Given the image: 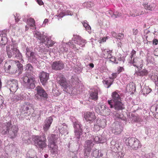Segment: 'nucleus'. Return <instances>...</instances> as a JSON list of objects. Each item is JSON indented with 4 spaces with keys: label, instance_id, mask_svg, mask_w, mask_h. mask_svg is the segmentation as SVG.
<instances>
[{
    "label": "nucleus",
    "instance_id": "1",
    "mask_svg": "<svg viewBox=\"0 0 158 158\" xmlns=\"http://www.w3.org/2000/svg\"><path fill=\"white\" fill-rule=\"evenodd\" d=\"M4 69L6 72L10 74H15L18 72L22 73L23 70V65L21 64H18L16 62L13 60L7 61L4 64Z\"/></svg>",
    "mask_w": 158,
    "mask_h": 158
},
{
    "label": "nucleus",
    "instance_id": "2",
    "mask_svg": "<svg viewBox=\"0 0 158 158\" xmlns=\"http://www.w3.org/2000/svg\"><path fill=\"white\" fill-rule=\"evenodd\" d=\"M22 79L27 88L33 89L35 88V80L34 76L26 73L24 74Z\"/></svg>",
    "mask_w": 158,
    "mask_h": 158
},
{
    "label": "nucleus",
    "instance_id": "3",
    "mask_svg": "<svg viewBox=\"0 0 158 158\" xmlns=\"http://www.w3.org/2000/svg\"><path fill=\"white\" fill-rule=\"evenodd\" d=\"M35 145L42 149L47 146L46 139L44 134L41 135L34 136L33 138Z\"/></svg>",
    "mask_w": 158,
    "mask_h": 158
},
{
    "label": "nucleus",
    "instance_id": "4",
    "mask_svg": "<svg viewBox=\"0 0 158 158\" xmlns=\"http://www.w3.org/2000/svg\"><path fill=\"white\" fill-rule=\"evenodd\" d=\"M6 52L8 57L11 58L13 55H14L15 57L19 60H22V56L20 52L18 47L15 45H11V48L9 47H6Z\"/></svg>",
    "mask_w": 158,
    "mask_h": 158
},
{
    "label": "nucleus",
    "instance_id": "5",
    "mask_svg": "<svg viewBox=\"0 0 158 158\" xmlns=\"http://www.w3.org/2000/svg\"><path fill=\"white\" fill-rule=\"evenodd\" d=\"M127 145L129 148L134 150H136L140 148L141 146L140 142L137 139L130 138L128 139Z\"/></svg>",
    "mask_w": 158,
    "mask_h": 158
},
{
    "label": "nucleus",
    "instance_id": "6",
    "mask_svg": "<svg viewBox=\"0 0 158 158\" xmlns=\"http://www.w3.org/2000/svg\"><path fill=\"white\" fill-rule=\"evenodd\" d=\"M118 99H110L108 100V104L111 108L114 106L115 109L117 110H123L124 108V106L122 103L118 100Z\"/></svg>",
    "mask_w": 158,
    "mask_h": 158
},
{
    "label": "nucleus",
    "instance_id": "7",
    "mask_svg": "<svg viewBox=\"0 0 158 158\" xmlns=\"http://www.w3.org/2000/svg\"><path fill=\"white\" fill-rule=\"evenodd\" d=\"M81 126V124L78 121H76L74 123L75 135L78 139H80L81 135L82 134Z\"/></svg>",
    "mask_w": 158,
    "mask_h": 158
},
{
    "label": "nucleus",
    "instance_id": "8",
    "mask_svg": "<svg viewBox=\"0 0 158 158\" xmlns=\"http://www.w3.org/2000/svg\"><path fill=\"white\" fill-rule=\"evenodd\" d=\"M84 117L86 121L91 123L96 119V116L94 112L87 111L84 114Z\"/></svg>",
    "mask_w": 158,
    "mask_h": 158
},
{
    "label": "nucleus",
    "instance_id": "9",
    "mask_svg": "<svg viewBox=\"0 0 158 158\" xmlns=\"http://www.w3.org/2000/svg\"><path fill=\"white\" fill-rule=\"evenodd\" d=\"M94 144L93 143L92 141L90 140L86 141L85 144V156H88L91 151L92 148Z\"/></svg>",
    "mask_w": 158,
    "mask_h": 158
},
{
    "label": "nucleus",
    "instance_id": "10",
    "mask_svg": "<svg viewBox=\"0 0 158 158\" xmlns=\"http://www.w3.org/2000/svg\"><path fill=\"white\" fill-rule=\"evenodd\" d=\"M52 68L56 71L60 70L64 67V64L61 60L56 61L53 62L51 64Z\"/></svg>",
    "mask_w": 158,
    "mask_h": 158
},
{
    "label": "nucleus",
    "instance_id": "11",
    "mask_svg": "<svg viewBox=\"0 0 158 158\" xmlns=\"http://www.w3.org/2000/svg\"><path fill=\"white\" fill-rule=\"evenodd\" d=\"M123 127L118 123H114L113 124L112 131L115 135L120 134L123 131Z\"/></svg>",
    "mask_w": 158,
    "mask_h": 158
},
{
    "label": "nucleus",
    "instance_id": "12",
    "mask_svg": "<svg viewBox=\"0 0 158 158\" xmlns=\"http://www.w3.org/2000/svg\"><path fill=\"white\" fill-rule=\"evenodd\" d=\"M35 90L37 93V94L39 95L40 98H48V95L45 91L44 89L39 86H38L36 87Z\"/></svg>",
    "mask_w": 158,
    "mask_h": 158
},
{
    "label": "nucleus",
    "instance_id": "13",
    "mask_svg": "<svg viewBox=\"0 0 158 158\" xmlns=\"http://www.w3.org/2000/svg\"><path fill=\"white\" fill-rule=\"evenodd\" d=\"M57 80L58 83L64 89H66L68 87V84L65 78L62 75L57 77Z\"/></svg>",
    "mask_w": 158,
    "mask_h": 158
},
{
    "label": "nucleus",
    "instance_id": "14",
    "mask_svg": "<svg viewBox=\"0 0 158 158\" xmlns=\"http://www.w3.org/2000/svg\"><path fill=\"white\" fill-rule=\"evenodd\" d=\"M40 81L42 84L45 85L49 79V74L44 72H42L39 76Z\"/></svg>",
    "mask_w": 158,
    "mask_h": 158
},
{
    "label": "nucleus",
    "instance_id": "15",
    "mask_svg": "<svg viewBox=\"0 0 158 158\" xmlns=\"http://www.w3.org/2000/svg\"><path fill=\"white\" fill-rule=\"evenodd\" d=\"M10 90L12 92H15L18 88V81L16 80L13 79L9 82Z\"/></svg>",
    "mask_w": 158,
    "mask_h": 158
},
{
    "label": "nucleus",
    "instance_id": "16",
    "mask_svg": "<svg viewBox=\"0 0 158 158\" xmlns=\"http://www.w3.org/2000/svg\"><path fill=\"white\" fill-rule=\"evenodd\" d=\"M50 143L48 144L49 150L51 151V153H54L57 150V146L55 144L54 140L50 139Z\"/></svg>",
    "mask_w": 158,
    "mask_h": 158
},
{
    "label": "nucleus",
    "instance_id": "17",
    "mask_svg": "<svg viewBox=\"0 0 158 158\" xmlns=\"http://www.w3.org/2000/svg\"><path fill=\"white\" fill-rule=\"evenodd\" d=\"M53 121V118L52 117H49L47 118L45 122V124L43 127V129L44 130L46 131L49 129Z\"/></svg>",
    "mask_w": 158,
    "mask_h": 158
},
{
    "label": "nucleus",
    "instance_id": "18",
    "mask_svg": "<svg viewBox=\"0 0 158 158\" xmlns=\"http://www.w3.org/2000/svg\"><path fill=\"white\" fill-rule=\"evenodd\" d=\"M133 65L138 68H139V69H142V60L140 58L136 57L134 58Z\"/></svg>",
    "mask_w": 158,
    "mask_h": 158
},
{
    "label": "nucleus",
    "instance_id": "19",
    "mask_svg": "<svg viewBox=\"0 0 158 158\" xmlns=\"http://www.w3.org/2000/svg\"><path fill=\"white\" fill-rule=\"evenodd\" d=\"M144 8L150 11L154 10L156 8V5L154 3H152L149 4L148 3H144L143 4Z\"/></svg>",
    "mask_w": 158,
    "mask_h": 158
},
{
    "label": "nucleus",
    "instance_id": "20",
    "mask_svg": "<svg viewBox=\"0 0 158 158\" xmlns=\"http://www.w3.org/2000/svg\"><path fill=\"white\" fill-rule=\"evenodd\" d=\"M76 40H74L75 43L78 44L81 47H84L85 46V40L81 38L79 36L76 37Z\"/></svg>",
    "mask_w": 158,
    "mask_h": 158
},
{
    "label": "nucleus",
    "instance_id": "21",
    "mask_svg": "<svg viewBox=\"0 0 158 158\" xmlns=\"http://www.w3.org/2000/svg\"><path fill=\"white\" fill-rule=\"evenodd\" d=\"M6 33H3L0 34V45H5L7 42V39Z\"/></svg>",
    "mask_w": 158,
    "mask_h": 158
},
{
    "label": "nucleus",
    "instance_id": "22",
    "mask_svg": "<svg viewBox=\"0 0 158 158\" xmlns=\"http://www.w3.org/2000/svg\"><path fill=\"white\" fill-rule=\"evenodd\" d=\"M18 130L19 128L17 126L14 125L11 127V131H12V132L10 133L11 138H13L17 136Z\"/></svg>",
    "mask_w": 158,
    "mask_h": 158
},
{
    "label": "nucleus",
    "instance_id": "23",
    "mask_svg": "<svg viewBox=\"0 0 158 158\" xmlns=\"http://www.w3.org/2000/svg\"><path fill=\"white\" fill-rule=\"evenodd\" d=\"M106 108V105H102L101 104H98L95 107L96 111L98 113L102 114L103 112V110L105 108Z\"/></svg>",
    "mask_w": 158,
    "mask_h": 158
},
{
    "label": "nucleus",
    "instance_id": "24",
    "mask_svg": "<svg viewBox=\"0 0 158 158\" xmlns=\"http://www.w3.org/2000/svg\"><path fill=\"white\" fill-rule=\"evenodd\" d=\"M34 36L40 40L41 42L42 43L45 42V39L46 38V37L45 35H41L39 32H35Z\"/></svg>",
    "mask_w": 158,
    "mask_h": 158
},
{
    "label": "nucleus",
    "instance_id": "25",
    "mask_svg": "<svg viewBox=\"0 0 158 158\" xmlns=\"http://www.w3.org/2000/svg\"><path fill=\"white\" fill-rule=\"evenodd\" d=\"M135 89V86L133 84H129L127 86L126 91L130 94H133Z\"/></svg>",
    "mask_w": 158,
    "mask_h": 158
},
{
    "label": "nucleus",
    "instance_id": "26",
    "mask_svg": "<svg viewBox=\"0 0 158 158\" xmlns=\"http://www.w3.org/2000/svg\"><path fill=\"white\" fill-rule=\"evenodd\" d=\"M27 56L28 60L31 62H35L36 60V58L35 53L33 52H31L30 54Z\"/></svg>",
    "mask_w": 158,
    "mask_h": 158
},
{
    "label": "nucleus",
    "instance_id": "27",
    "mask_svg": "<svg viewBox=\"0 0 158 158\" xmlns=\"http://www.w3.org/2000/svg\"><path fill=\"white\" fill-rule=\"evenodd\" d=\"M112 50H108L105 49L103 51V56L106 59H108L111 57V54L112 52Z\"/></svg>",
    "mask_w": 158,
    "mask_h": 158
},
{
    "label": "nucleus",
    "instance_id": "28",
    "mask_svg": "<svg viewBox=\"0 0 158 158\" xmlns=\"http://www.w3.org/2000/svg\"><path fill=\"white\" fill-rule=\"evenodd\" d=\"M27 24L29 25L32 29H35V21L32 18H30L27 20Z\"/></svg>",
    "mask_w": 158,
    "mask_h": 158
},
{
    "label": "nucleus",
    "instance_id": "29",
    "mask_svg": "<svg viewBox=\"0 0 158 158\" xmlns=\"http://www.w3.org/2000/svg\"><path fill=\"white\" fill-rule=\"evenodd\" d=\"M96 122H97V124H98L101 128H104L106 125V121L104 119H98Z\"/></svg>",
    "mask_w": 158,
    "mask_h": 158
},
{
    "label": "nucleus",
    "instance_id": "30",
    "mask_svg": "<svg viewBox=\"0 0 158 158\" xmlns=\"http://www.w3.org/2000/svg\"><path fill=\"white\" fill-rule=\"evenodd\" d=\"M111 79H109L106 78L103 81V83L105 85V87L107 88H109L110 87L111 85L112 84L114 80H110Z\"/></svg>",
    "mask_w": 158,
    "mask_h": 158
},
{
    "label": "nucleus",
    "instance_id": "31",
    "mask_svg": "<svg viewBox=\"0 0 158 158\" xmlns=\"http://www.w3.org/2000/svg\"><path fill=\"white\" fill-rule=\"evenodd\" d=\"M28 95L23 92L19 96V98L20 99H28L30 98L31 95L30 94L28 93Z\"/></svg>",
    "mask_w": 158,
    "mask_h": 158
},
{
    "label": "nucleus",
    "instance_id": "32",
    "mask_svg": "<svg viewBox=\"0 0 158 158\" xmlns=\"http://www.w3.org/2000/svg\"><path fill=\"white\" fill-rule=\"evenodd\" d=\"M151 91V88L148 86H146L144 87L142 90V93L143 94H148L150 93Z\"/></svg>",
    "mask_w": 158,
    "mask_h": 158
},
{
    "label": "nucleus",
    "instance_id": "33",
    "mask_svg": "<svg viewBox=\"0 0 158 158\" xmlns=\"http://www.w3.org/2000/svg\"><path fill=\"white\" fill-rule=\"evenodd\" d=\"M90 96L92 99H97L98 97V92L97 90L94 91H91L90 93Z\"/></svg>",
    "mask_w": 158,
    "mask_h": 158
},
{
    "label": "nucleus",
    "instance_id": "34",
    "mask_svg": "<svg viewBox=\"0 0 158 158\" xmlns=\"http://www.w3.org/2000/svg\"><path fill=\"white\" fill-rule=\"evenodd\" d=\"M5 126L6 128V131L5 132L4 134H6L9 133V131L11 125H12L11 122V121L5 123Z\"/></svg>",
    "mask_w": 158,
    "mask_h": 158
},
{
    "label": "nucleus",
    "instance_id": "35",
    "mask_svg": "<svg viewBox=\"0 0 158 158\" xmlns=\"http://www.w3.org/2000/svg\"><path fill=\"white\" fill-rule=\"evenodd\" d=\"M103 113L102 114H103L105 116H107L110 114V110L106 106V108H105V109H104Z\"/></svg>",
    "mask_w": 158,
    "mask_h": 158
},
{
    "label": "nucleus",
    "instance_id": "36",
    "mask_svg": "<svg viewBox=\"0 0 158 158\" xmlns=\"http://www.w3.org/2000/svg\"><path fill=\"white\" fill-rule=\"evenodd\" d=\"M133 119L134 121L137 122H141L143 121L142 117L139 116H133Z\"/></svg>",
    "mask_w": 158,
    "mask_h": 158
},
{
    "label": "nucleus",
    "instance_id": "37",
    "mask_svg": "<svg viewBox=\"0 0 158 158\" xmlns=\"http://www.w3.org/2000/svg\"><path fill=\"white\" fill-rule=\"evenodd\" d=\"M46 40H47V44L48 46V48H49V47L52 46L55 44L54 42L52 41L51 39H50L49 38H47Z\"/></svg>",
    "mask_w": 158,
    "mask_h": 158
},
{
    "label": "nucleus",
    "instance_id": "38",
    "mask_svg": "<svg viewBox=\"0 0 158 158\" xmlns=\"http://www.w3.org/2000/svg\"><path fill=\"white\" fill-rule=\"evenodd\" d=\"M101 127L99 126L98 124H97V122H96L94 124V126L93 128V130L95 131H98L100 130Z\"/></svg>",
    "mask_w": 158,
    "mask_h": 158
},
{
    "label": "nucleus",
    "instance_id": "39",
    "mask_svg": "<svg viewBox=\"0 0 158 158\" xmlns=\"http://www.w3.org/2000/svg\"><path fill=\"white\" fill-rule=\"evenodd\" d=\"M112 97L113 99H121L119 95L116 91L112 93Z\"/></svg>",
    "mask_w": 158,
    "mask_h": 158
},
{
    "label": "nucleus",
    "instance_id": "40",
    "mask_svg": "<svg viewBox=\"0 0 158 158\" xmlns=\"http://www.w3.org/2000/svg\"><path fill=\"white\" fill-rule=\"evenodd\" d=\"M115 116L116 118L120 119L122 120H124L125 119V118L124 117L123 114H120L118 113L116 114Z\"/></svg>",
    "mask_w": 158,
    "mask_h": 158
},
{
    "label": "nucleus",
    "instance_id": "41",
    "mask_svg": "<svg viewBox=\"0 0 158 158\" xmlns=\"http://www.w3.org/2000/svg\"><path fill=\"white\" fill-rule=\"evenodd\" d=\"M101 136H95L93 137V139L96 142L100 143L101 141Z\"/></svg>",
    "mask_w": 158,
    "mask_h": 158
},
{
    "label": "nucleus",
    "instance_id": "42",
    "mask_svg": "<svg viewBox=\"0 0 158 158\" xmlns=\"http://www.w3.org/2000/svg\"><path fill=\"white\" fill-rule=\"evenodd\" d=\"M147 71L146 69H143L139 72V75L141 76H143L148 74Z\"/></svg>",
    "mask_w": 158,
    "mask_h": 158
},
{
    "label": "nucleus",
    "instance_id": "43",
    "mask_svg": "<svg viewBox=\"0 0 158 158\" xmlns=\"http://www.w3.org/2000/svg\"><path fill=\"white\" fill-rule=\"evenodd\" d=\"M121 16V14L119 13L118 12L116 11L114 12L113 15H111V17L114 18H115L118 17H119Z\"/></svg>",
    "mask_w": 158,
    "mask_h": 158
},
{
    "label": "nucleus",
    "instance_id": "44",
    "mask_svg": "<svg viewBox=\"0 0 158 158\" xmlns=\"http://www.w3.org/2000/svg\"><path fill=\"white\" fill-rule=\"evenodd\" d=\"M52 93L53 95L56 96H58L60 94L59 91L56 89H54L52 90Z\"/></svg>",
    "mask_w": 158,
    "mask_h": 158
},
{
    "label": "nucleus",
    "instance_id": "45",
    "mask_svg": "<svg viewBox=\"0 0 158 158\" xmlns=\"http://www.w3.org/2000/svg\"><path fill=\"white\" fill-rule=\"evenodd\" d=\"M118 74L117 73H112L111 74L112 76L109 77L110 79L114 80L117 77Z\"/></svg>",
    "mask_w": 158,
    "mask_h": 158
},
{
    "label": "nucleus",
    "instance_id": "46",
    "mask_svg": "<svg viewBox=\"0 0 158 158\" xmlns=\"http://www.w3.org/2000/svg\"><path fill=\"white\" fill-rule=\"evenodd\" d=\"M56 136L55 135L51 134L50 135H49L48 137V140L49 142V143H50V139L54 140V142H55L56 139L55 138V136Z\"/></svg>",
    "mask_w": 158,
    "mask_h": 158
},
{
    "label": "nucleus",
    "instance_id": "47",
    "mask_svg": "<svg viewBox=\"0 0 158 158\" xmlns=\"http://www.w3.org/2000/svg\"><path fill=\"white\" fill-rule=\"evenodd\" d=\"M98 151L97 150H95L93 151L92 155L94 157H97L98 156Z\"/></svg>",
    "mask_w": 158,
    "mask_h": 158
},
{
    "label": "nucleus",
    "instance_id": "48",
    "mask_svg": "<svg viewBox=\"0 0 158 158\" xmlns=\"http://www.w3.org/2000/svg\"><path fill=\"white\" fill-rule=\"evenodd\" d=\"M124 37V35L123 34L119 33L118 35H117L115 37L119 40L123 39Z\"/></svg>",
    "mask_w": 158,
    "mask_h": 158
},
{
    "label": "nucleus",
    "instance_id": "49",
    "mask_svg": "<svg viewBox=\"0 0 158 158\" xmlns=\"http://www.w3.org/2000/svg\"><path fill=\"white\" fill-rule=\"evenodd\" d=\"M83 24L84 27L86 29L90 30L91 29V27L90 26L86 23L84 22L83 23Z\"/></svg>",
    "mask_w": 158,
    "mask_h": 158
},
{
    "label": "nucleus",
    "instance_id": "50",
    "mask_svg": "<svg viewBox=\"0 0 158 158\" xmlns=\"http://www.w3.org/2000/svg\"><path fill=\"white\" fill-rule=\"evenodd\" d=\"M124 69L123 67H119L117 68V73L118 74L121 72L124 71Z\"/></svg>",
    "mask_w": 158,
    "mask_h": 158
},
{
    "label": "nucleus",
    "instance_id": "51",
    "mask_svg": "<svg viewBox=\"0 0 158 158\" xmlns=\"http://www.w3.org/2000/svg\"><path fill=\"white\" fill-rule=\"evenodd\" d=\"M107 38V37H103V38H100L98 40V42L100 43H101L102 42H106V39Z\"/></svg>",
    "mask_w": 158,
    "mask_h": 158
},
{
    "label": "nucleus",
    "instance_id": "52",
    "mask_svg": "<svg viewBox=\"0 0 158 158\" xmlns=\"http://www.w3.org/2000/svg\"><path fill=\"white\" fill-rule=\"evenodd\" d=\"M26 68L27 70H29L30 71H31L33 69V67L31 64H27Z\"/></svg>",
    "mask_w": 158,
    "mask_h": 158
},
{
    "label": "nucleus",
    "instance_id": "53",
    "mask_svg": "<svg viewBox=\"0 0 158 158\" xmlns=\"http://www.w3.org/2000/svg\"><path fill=\"white\" fill-rule=\"evenodd\" d=\"M154 80L155 81V83L156 85L158 86V76L157 75L155 76Z\"/></svg>",
    "mask_w": 158,
    "mask_h": 158
},
{
    "label": "nucleus",
    "instance_id": "54",
    "mask_svg": "<svg viewBox=\"0 0 158 158\" xmlns=\"http://www.w3.org/2000/svg\"><path fill=\"white\" fill-rule=\"evenodd\" d=\"M137 11L136 10H134L133 11V13L131 15L133 17L139 15V14L138 13V12H137Z\"/></svg>",
    "mask_w": 158,
    "mask_h": 158
},
{
    "label": "nucleus",
    "instance_id": "55",
    "mask_svg": "<svg viewBox=\"0 0 158 158\" xmlns=\"http://www.w3.org/2000/svg\"><path fill=\"white\" fill-rule=\"evenodd\" d=\"M68 45L71 47V48H73V49H76L77 50H78V49H77L76 47V46L74 44H71V43H68Z\"/></svg>",
    "mask_w": 158,
    "mask_h": 158
},
{
    "label": "nucleus",
    "instance_id": "56",
    "mask_svg": "<svg viewBox=\"0 0 158 158\" xmlns=\"http://www.w3.org/2000/svg\"><path fill=\"white\" fill-rule=\"evenodd\" d=\"M152 44L155 45H157L158 44V40L156 39H154L153 40Z\"/></svg>",
    "mask_w": 158,
    "mask_h": 158
},
{
    "label": "nucleus",
    "instance_id": "57",
    "mask_svg": "<svg viewBox=\"0 0 158 158\" xmlns=\"http://www.w3.org/2000/svg\"><path fill=\"white\" fill-rule=\"evenodd\" d=\"M136 53V52L135 50H133L132 51L131 53V56H130V57L131 59H132V58L133 57L134 55Z\"/></svg>",
    "mask_w": 158,
    "mask_h": 158
},
{
    "label": "nucleus",
    "instance_id": "58",
    "mask_svg": "<svg viewBox=\"0 0 158 158\" xmlns=\"http://www.w3.org/2000/svg\"><path fill=\"white\" fill-rule=\"evenodd\" d=\"M133 35H136L138 34V29H134L133 30Z\"/></svg>",
    "mask_w": 158,
    "mask_h": 158
},
{
    "label": "nucleus",
    "instance_id": "59",
    "mask_svg": "<svg viewBox=\"0 0 158 158\" xmlns=\"http://www.w3.org/2000/svg\"><path fill=\"white\" fill-rule=\"evenodd\" d=\"M60 49H61V51H62L63 52H66L68 51L67 49L66 48V47H62Z\"/></svg>",
    "mask_w": 158,
    "mask_h": 158
},
{
    "label": "nucleus",
    "instance_id": "60",
    "mask_svg": "<svg viewBox=\"0 0 158 158\" xmlns=\"http://www.w3.org/2000/svg\"><path fill=\"white\" fill-rule=\"evenodd\" d=\"M89 129L87 127H85L84 128V131L85 134L88 133L89 132Z\"/></svg>",
    "mask_w": 158,
    "mask_h": 158
},
{
    "label": "nucleus",
    "instance_id": "61",
    "mask_svg": "<svg viewBox=\"0 0 158 158\" xmlns=\"http://www.w3.org/2000/svg\"><path fill=\"white\" fill-rule=\"evenodd\" d=\"M36 2L40 6L43 5L44 4V2L42 0H37Z\"/></svg>",
    "mask_w": 158,
    "mask_h": 158
},
{
    "label": "nucleus",
    "instance_id": "62",
    "mask_svg": "<svg viewBox=\"0 0 158 158\" xmlns=\"http://www.w3.org/2000/svg\"><path fill=\"white\" fill-rule=\"evenodd\" d=\"M109 59H110V61L113 62H115L116 60V59L115 57L113 56H112L111 55V57Z\"/></svg>",
    "mask_w": 158,
    "mask_h": 158
},
{
    "label": "nucleus",
    "instance_id": "63",
    "mask_svg": "<svg viewBox=\"0 0 158 158\" xmlns=\"http://www.w3.org/2000/svg\"><path fill=\"white\" fill-rule=\"evenodd\" d=\"M65 14L63 12L60 13L58 15H57L58 17H59V18H61L63 17L65 15Z\"/></svg>",
    "mask_w": 158,
    "mask_h": 158
},
{
    "label": "nucleus",
    "instance_id": "64",
    "mask_svg": "<svg viewBox=\"0 0 158 158\" xmlns=\"http://www.w3.org/2000/svg\"><path fill=\"white\" fill-rule=\"evenodd\" d=\"M26 56L29 55V54H30V53L31 52L30 51V49L28 47H27L26 48Z\"/></svg>",
    "mask_w": 158,
    "mask_h": 158
}]
</instances>
